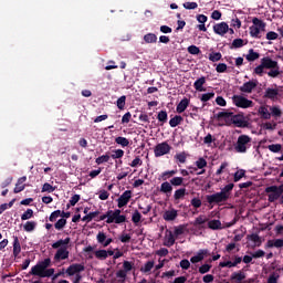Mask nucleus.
<instances>
[{
    "label": "nucleus",
    "instance_id": "nucleus-29",
    "mask_svg": "<svg viewBox=\"0 0 283 283\" xmlns=\"http://www.w3.org/2000/svg\"><path fill=\"white\" fill-rule=\"evenodd\" d=\"M248 148H249V146H247L245 143H235L234 144V151H237L238 154H244V151H247Z\"/></svg>",
    "mask_w": 283,
    "mask_h": 283
},
{
    "label": "nucleus",
    "instance_id": "nucleus-26",
    "mask_svg": "<svg viewBox=\"0 0 283 283\" xmlns=\"http://www.w3.org/2000/svg\"><path fill=\"white\" fill-rule=\"evenodd\" d=\"M208 228L212 229V231L222 229V222H220V220H210L208 221Z\"/></svg>",
    "mask_w": 283,
    "mask_h": 283
},
{
    "label": "nucleus",
    "instance_id": "nucleus-45",
    "mask_svg": "<svg viewBox=\"0 0 283 283\" xmlns=\"http://www.w3.org/2000/svg\"><path fill=\"white\" fill-rule=\"evenodd\" d=\"M213 96H216V93L211 92V93H205L201 95V103H207L209 101H211V98H213Z\"/></svg>",
    "mask_w": 283,
    "mask_h": 283
},
{
    "label": "nucleus",
    "instance_id": "nucleus-43",
    "mask_svg": "<svg viewBox=\"0 0 283 283\" xmlns=\"http://www.w3.org/2000/svg\"><path fill=\"white\" fill-rule=\"evenodd\" d=\"M185 193H187V190L185 188L176 190L174 195L175 200H180L185 198Z\"/></svg>",
    "mask_w": 283,
    "mask_h": 283
},
{
    "label": "nucleus",
    "instance_id": "nucleus-42",
    "mask_svg": "<svg viewBox=\"0 0 283 283\" xmlns=\"http://www.w3.org/2000/svg\"><path fill=\"white\" fill-rule=\"evenodd\" d=\"M167 118H168V115H167V111H160L157 115V120H159V123H167Z\"/></svg>",
    "mask_w": 283,
    "mask_h": 283
},
{
    "label": "nucleus",
    "instance_id": "nucleus-40",
    "mask_svg": "<svg viewBox=\"0 0 283 283\" xmlns=\"http://www.w3.org/2000/svg\"><path fill=\"white\" fill-rule=\"evenodd\" d=\"M172 189L174 188L171 187V184L167 181L161 184L160 191H163L164 193H171Z\"/></svg>",
    "mask_w": 283,
    "mask_h": 283
},
{
    "label": "nucleus",
    "instance_id": "nucleus-19",
    "mask_svg": "<svg viewBox=\"0 0 283 283\" xmlns=\"http://www.w3.org/2000/svg\"><path fill=\"white\" fill-rule=\"evenodd\" d=\"M187 107H189V98L185 97L180 101V103L176 107L177 114H182V112H185Z\"/></svg>",
    "mask_w": 283,
    "mask_h": 283
},
{
    "label": "nucleus",
    "instance_id": "nucleus-36",
    "mask_svg": "<svg viewBox=\"0 0 283 283\" xmlns=\"http://www.w3.org/2000/svg\"><path fill=\"white\" fill-rule=\"evenodd\" d=\"M94 255H95V258H97V260H107V251L106 250H95Z\"/></svg>",
    "mask_w": 283,
    "mask_h": 283
},
{
    "label": "nucleus",
    "instance_id": "nucleus-3",
    "mask_svg": "<svg viewBox=\"0 0 283 283\" xmlns=\"http://www.w3.org/2000/svg\"><path fill=\"white\" fill-rule=\"evenodd\" d=\"M51 264L52 260L44 259L31 268L30 274L36 275L38 277H52V275H54V269H48Z\"/></svg>",
    "mask_w": 283,
    "mask_h": 283
},
{
    "label": "nucleus",
    "instance_id": "nucleus-27",
    "mask_svg": "<svg viewBox=\"0 0 283 283\" xmlns=\"http://www.w3.org/2000/svg\"><path fill=\"white\" fill-rule=\"evenodd\" d=\"M145 43H157L158 36L155 33H147L144 35Z\"/></svg>",
    "mask_w": 283,
    "mask_h": 283
},
{
    "label": "nucleus",
    "instance_id": "nucleus-57",
    "mask_svg": "<svg viewBox=\"0 0 283 283\" xmlns=\"http://www.w3.org/2000/svg\"><path fill=\"white\" fill-rule=\"evenodd\" d=\"M188 53L193 55L200 54V48L192 44L188 46Z\"/></svg>",
    "mask_w": 283,
    "mask_h": 283
},
{
    "label": "nucleus",
    "instance_id": "nucleus-30",
    "mask_svg": "<svg viewBox=\"0 0 283 283\" xmlns=\"http://www.w3.org/2000/svg\"><path fill=\"white\" fill-rule=\"evenodd\" d=\"M184 118L180 115H176L175 117L170 118L169 125L170 127H178L182 123Z\"/></svg>",
    "mask_w": 283,
    "mask_h": 283
},
{
    "label": "nucleus",
    "instance_id": "nucleus-4",
    "mask_svg": "<svg viewBox=\"0 0 283 283\" xmlns=\"http://www.w3.org/2000/svg\"><path fill=\"white\" fill-rule=\"evenodd\" d=\"M70 244V238L61 239L52 244V249H57L54 260L56 262H61V260H67L70 258V251L69 245Z\"/></svg>",
    "mask_w": 283,
    "mask_h": 283
},
{
    "label": "nucleus",
    "instance_id": "nucleus-6",
    "mask_svg": "<svg viewBox=\"0 0 283 283\" xmlns=\"http://www.w3.org/2000/svg\"><path fill=\"white\" fill-rule=\"evenodd\" d=\"M126 220L127 217L122 214L119 209L107 211L106 224H123Z\"/></svg>",
    "mask_w": 283,
    "mask_h": 283
},
{
    "label": "nucleus",
    "instance_id": "nucleus-62",
    "mask_svg": "<svg viewBox=\"0 0 283 283\" xmlns=\"http://www.w3.org/2000/svg\"><path fill=\"white\" fill-rule=\"evenodd\" d=\"M123 156H125L123 149L113 150L112 158H123Z\"/></svg>",
    "mask_w": 283,
    "mask_h": 283
},
{
    "label": "nucleus",
    "instance_id": "nucleus-33",
    "mask_svg": "<svg viewBox=\"0 0 283 283\" xmlns=\"http://www.w3.org/2000/svg\"><path fill=\"white\" fill-rule=\"evenodd\" d=\"M245 277L247 275L243 272H234L231 275V280H234L235 282H242Z\"/></svg>",
    "mask_w": 283,
    "mask_h": 283
},
{
    "label": "nucleus",
    "instance_id": "nucleus-54",
    "mask_svg": "<svg viewBox=\"0 0 283 283\" xmlns=\"http://www.w3.org/2000/svg\"><path fill=\"white\" fill-rule=\"evenodd\" d=\"M184 8L186 10H196L198 8V2H185Z\"/></svg>",
    "mask_w": 283,
    "mask_h": 283
},
{
    "label": "nucleus",
    "instance_id": "nucleus-24",
    "mask_svg": "<svg viewBox=\"0 0 283 283\" xmlns=\"http://www.w3.org/2000/svg\"><path fill=\"white\" fill-rule=\"evenodd\" d=\"M259 114L264 120H269L271 118V112H269V106H261L259 108Z\"/></svg>",
    "mask_w": 283,
    "mask_h": 283
},
{
    "label": "nucleus",
    "instance_id": "nucleus-15",
    "mask_svg": "<svg viewBox=\"0 0 283 283\" xmlns=\"http://www.w3.org/2000/svg\"><path fill=\"white\" fill-rule=\"evenodd\" d=\"M255 87H258V82L249 81L240 86V92H243L244 94H251Z\"/></svg>",
    "mask_w": 283,
    "mask_h": 283
},
{
    "label": "nucleus",
    "instance_id": "nucleus-11",
    "mask_svg": "<svg viewBox=\"0 0 283 283\" xmlns=\"http://www.w3.org/2000/svg\"><path fill=\"white\" fill-rule=\"evenodd\" d=\"M129 200H132V190H126L117 199L118 209H123V207H127V205L129 203Z\"/></svg>",
    "mask_w": 283,
    "mask_h": 283
},
{
    "label": "nucleus",
    "instance_id": "nucleus-41",
    "mask_svg": "<svg viewBox=\"0 0 283 283\" xmlns=\"http://www.w3.org/2000/svg\"><path fill=\"white\" fill-rule=\"evenodd\" d=\"M126 101H127V96H125V95L120 96L117 99L116 105H117L118 109H125Z\"/></svg>",
    "mask_w": 283,
    "mask_h": 283
},
{
    "label": "nucleus",
    "instance_id": "nucleus-60",
    "mask_svg": "<svg viewBox=\"0 0 283 283\" xmlns=\"http://www.w3.org/2000/svg\"><path fill=\"white\" fill-rule=\"evenodd\" d=\"M196 167H198V169H205V167H207V160H205V158H199L196 161Z\"/></svg>",
    "mask_w": 283,
    "mask_h": 283
},
{
    "label": "nucleus",
    "instance_id": "nucleus-25",
    "mask_svg": "<svg viewBox=\"0 0 283 283\" xmlns=\"http://www.w3.org/2000/svg\"><path fill=\"white\" fill-rule=\"evenodd\" d=\"M247 61L253 63V61H258L260 59V53L255 52L253 49L249 50V54L245 56Z\"/></svg>",
    "mask_w": 283,
    "mask_h": 283
},
{
    "label": "nucleus",
    "instance_id": "nucleus-21",
    "mask_svg": "<svg viewBox=\"0 0 283 283\" xmlns=\"http://www.w3.org/2000/svg\"><path fill=\"white\" fill-rule=\"evenodd\" d=\"M175 242H176V238H174V234L171 233V231L167 232L164 240L165 247H174Z\"/></svg>",
    "mask_w": 283,
    "mask_h": 283
},
{
    "label": "nucleus",
    "instance_id": "nucleus-8",
    "mask_svg": "<svg viewBox=\"0 0 283 283\" xmlns=\"http://www.w3.org/2000/svg\"><path fill=\"white\" fill-rule=\"evenodd\" d=\"M265 191L266 193H269V201L275 202V200H277L280 196H282L283 193V185H281L280 187L277 186L268 187Z\"/></svg>",
    "mask_w": 283,
    "mask_h": 283
},
{
    "label": "nucleus",
    "instance_id": "nucleus-34",
    "mask_svg": "<svg viewBox=\"0 0 283 283\" xmlns=\"http://www.w3.org/2000/svg\"><path fill=\"white\" fill-rule=\"evenodd\" d=\"M279 92L275 88H268L265 91V98H270L271 101H273V98H275L277 96Z\"/></svg>",
    "mask_w": 283,
    "mask_h": 283
},
{
    "label": "nucleus",
    "instance_id": "nucleus-32",
    "mask_svg": "<svg viewBox=\"0 0 283 283\" xmlns=\"http://www.w3.org/2000/svg\"><path fill=\"white\" fill-rule=\"evenodd\" d=\"M244 176H247V170L244 169H239L234 172V182H240V180H242V178H244Z\"/></svg>",
    "mask_w": 283,
    "mask_h": 283
},
{
    "label": "nucleus",
    "instance_id": "nucleus-20",
    "mask_svg": "<svg viewBox=\"0 0 283 283\" xmlns=\"http://www.w3.org/2000/svg\"><path fill=\"white\" fill-rule=\"evenodd\" d=\"M207 254V250H200L195 256L190 259L192 264H198V262H202L205 260V255Z\"/></svg>",
    "mask_w": 283,
    "mask_h": 283
},
{
    "label": "nucleus",
    "instance_id": "nucleus-35",
    "mask_svg": "<svg viewBox=\"0 0 283 283\" xmlns=\"http://www.w3.org/2000/svg\"><path fill=\"white\" fill-rule=\"evenodd\" d=\"M222 59V53L220 52H212L209 54V61L212 63H218Z\"/></svg>",
    "mask_w": 283,
    "mask_h": 283
},
{
    "label": "nucleus",
    "instance_id": "nucleus-37",
    "mask_svg": "<svg viewBox=\"0 0 283 283\" xmlns=\"http://www.w3.org/2000/svg\"><path fill=\"white\" fill-rule=\"evenodd\" d=\"M270 112L271 116H274L275 118H280V116H282V109L277 106H270Z\"/></svg>",
    "mask_w": 283,
    "mask_h": 283
},
{
    "label": "nucleus",
    "instance_id": "nucleus-39",
    "mask_svg": "<svg viewBox=\"0 0 283 283\" xmlns=\"http://www.w3.org/2000/svg\"><path fill=\"white\" fill-rule=\"evenodd\" d=\"M176 174H178L177 170H168L161 174V179L163 180H169V178H174V176H176Z\"/></svg>",
    "mask_w": 283,
    "mask_h": 283
},
{
    "label": "nucleus",
    "instance_id": "nucleus-10",
    "mask_svg": "<svg viewBox=\"0 0 283 283\" xmlns=\"http://www.w3.org/2000/svg\"><path fill=\"white\" fill-rule=\"evenodd\" d=\"M83 271H85V265H83L81 263H74V264H71L66 269L65 273H66V275L72 277L74 275H81V273H83Z\"/></svg>",
    "mask_w": 283,
    "mask_h": 283
},
{
    "label": "nucleus",
    "instance_id": "nucleus-23",
    "mask_svg": "<svg viewBox=\"0 0 283 283\" xmlns=\"http://www.w3.org/2000/svg\"><path fill=\"white\" fill-rule=\"evenodd\" d=\"M268 247H269V249H273V247H274L275 249H282V247H283V240H282V239L269 240V241H268Z\"/></svg>",
    "mask_w": 283,
    "mask_h": 283
},
{
    "label": "nucleus",
    "instance_id": "nucleus-9",
    "mask_svg": "<svg viewBox=\"0 0 283 283\" xmlns=\"http://www.w3.org/2000/svg\"><path fill=\"white\" fill-rule=\"evenodd\" d=\"M228 199H229V193H227L224 191L207 196V200H208L209 205H213V202H217V203L224 202Z\"/></svg>",
    "mask_w": 283,
    "mask_h": 283
},
{
    "label": "nucleus",
    "instance_id": "nucleus-49",
    "mask_svg": "<svg viewBox=\"0 0 283 283\" xmlns=\"http://www.w3.org/2000/svg\"><path fill=\"white\" fill-rule=\"evenodd\" d=\"M96 165H103V163H109V155H102L96 158Z\"/></svg>",
    "mask_w": 283,
    "mask_h": 283
},
{
    "label": "nucleus",
    "instance_id": "nucleus-7",
    "mask_svg": "<svg viewBox=\"0 0 283 283\" xmlns=\"http://www.w3.org/2000/svg\"><path fill=\"white\" fill-rule=\"evenodd\" d=\"M232 103L235 107H240L241 109H249V107H253V101L242 95H233Z\"/></svg>",
    "mask_w": 283,
    "mask_h": 283
},
{
    "label": "nucleus",
    "instance_id": "nucleus-44",
    "mask_svg": "<svg viewBox=\"0 0 283 283\" xmlns=\"http://www.w3.org/2000/svg\"><path fill=\"white\" fill-rule=\"evenodd\" d=\"M184 180L185 179L182 177H174L172 179H170V185H172V187H180Z\"/></svg>",
    "mask_w": 283,
    "mask_h": 283
},
{
    "label": "nucleus",
    "instance_id": "nucleus-31",
    "mask_svg": "<svg viewBox=\"0 0 283 283\" xmlns=\"http://www.w3.org/2000/svg\"><path fill=\"white\" fill-rule=\"evenodd\" d=\"M84 253H85V258H87L88 260H94V255H95L94 247L88 245L84 248Z\"/></svg>",
    "mask_w": 283,
    "mask_h": 283
},
{
    "label": "nucleus",
    "instance_id": "nucleus-59",
    "mask_svg": "<svg viewBox=\"0 0 283 283\" xmlns=\"http://www.w3.org/2000/svg\"><path fill=\"white\" fill-rule=\"evenodd\" d=\"M57 218H61V210H55L49 217L50 222H54Z\"/></svg>",
    "mask_w": 283,
    "mask_h": 283
},
{
    "label": "nucleus",
    "instance_id": "nucleus-53",
    "mask_svg": "<svg viewBox=\"0 0 283 283\" xmlns=\"http://www.w3.org/2000/svg\"><path fill=\"white\" fill-rule=\"evenodd\" d=\"M138 120H139L140 123H149V115H147V114L144 113V112H140V113L138 114Z\"/></svg>",
    "mask_w": 283,
    "mask_h": 283
},
{
    "label": "nucleus",
    "instance_id": "nucleus-52",
    "mask_svg": "<svg viewBox=\"0 0 283 283\" xmlns=\"http://www.w3.org/2000/svg\"><path fill=\"white\" fill-rule=\"evenodd\" d=\"M151 269H154V261H148V262L145 263V265L142 268V272H143V273H149V271H151Z\"/></svg>",
    "mask_w": 283,
    "mask_h": 283
},
{
    "label": "nucleus",
    "instance_id": "nucleus-48",
    "mask_svg": "<svg viewBox=\"0 0 283 283\" xmlns=\"http://www.w3.org/2000/svg\"><path fill=\"white\" fill-rule=\"evenodd\" d=\"M14 202H15V200L13 199V200H11L9 203H2V205L0 206V216H1V213H3V211H6V210H8V209H11V207L14 206Z\"/></svg>",
    "mask_w": 283,
    "mask_h": 283
},
{
    "label": "nucleus",
    "instance_id": "nucleus-51",
    "mask_svg": "<svg viewBox=\"0 0 283 283\" xmlns=\"http://www.w3.org/2000/svg\"><path fill=\"white\" fill-rule=\"evenodd\" d=\"M52 193L54 192V187L52 185H50L49 182H45L43 186H42V193Z\"/></svg>",
    "mask_w": 283,
    "mask_h": 283
},
{
    "label": "nucleus",
    "instance_id": "nucleus-16",
    "mask_svg": "<svg viewBox=\"0 0 283 283\" xmlns=\"http://www.w3.org/2000/svg\"><path fill=\"white\" fill-rule=\"evenodd\" d=\"M163 218L164 220H166V222H171L176 220V218H178V210L176 209L167 210L164 212Z\"/></svg>",
    "mask_w": 283,
    "mask_h": 283
},
{
    "label": "nucleus",
    "instance_id": "nucleus-47",
    "mask_svg": "<svg viewBox=\"0 0 283 283\" xmlns=\"http://www.w3.org/2000/svg\"><path fill=\"white\" fill-rule=\"evenodd\" d=\"M96 216H98V212H90L88 214H86L82 218V221L83 222H92V220H94V218H96Z\"/></svg>",
    "mask_w": 283,
    "mask_h": 283
},
{
    "label": "nucleus",
    "instance_id": "nucleus-50",
    "mask_svg": "<svg viewBox=\"0 0 283 283\" xmlns=\"http://www.w3.org/2000/svg\"><path fill=\"white\" fill-rule=\"evenodd\" d=\"M34 216V210L33 209H27L25 212L21 216V220H30Z\"/></svg>",
    "mask_w": 283,
    "mask_h": 283
},
{
    "label": "nucleus",
    "instance_id": "nucleus-63",
    "mask_svg": "<svg viewBox=\"0 0 283 283\" xmlns=\"http://www.w3.org/2000/svg\"><path fill=\"white\" fill-rule=\"evenodd\" d=\"M132 120V113L127 112L123 117H122V125H127Z\"/></svg>",
    "mask_w": 283,
    "mask_h": 283
},
{
    "label": "nucleus",
    "instance_id": "nucleus-38",
    "mask_svg": "<svg viewBox=\"0 0 283 283\" xmlns=\"http://www.w3.org/2000/svg\"><path fill=\"white\" fill-rule=\"evenodd\" d=\"M268 283H280V273L273 272L268 277Z\"/></svg>",
    "mask_w": 283,
    "mask_h": 283
},
{
    "label": "nucleus",
    "instance_id": "nucleus-28",
    "mask_svg": "<svg viewBox=\"0 0 283 283\" xmlns=\"http://www.w3.org/2000/svg\"><path fill=\"white\" fill-rule=\"evenodd\" d=\"M36 229V222L35 221H27L23 224V230L28 233H31V231H34Z\"/></svg>",
    "mask_w": 283,
    "mask_h": 283
},
{
    "label": "nucleus",
    "instance_id": "nucleus-64",
    "mask_svg": "<svg viewBox=\"0 0 283 283\" xmlns=\"http://www.w3.org/2000/svg\"><path fill=\"white\" fill-rule=\"evenodd\" d=\"M99 200H107L109 198V192L107 190H101L98 192Z\"/></svg>",
    "mask_w": 283,
    "mask_h": 283
},
{
    "label": "nucleus",
    "instance_id": "nucleus-61",
    "mask_svg": "<svg viewBox=\"0 0 283 283\" xmlns=\"http://www.w3.org/2000/svg\"><path fill=\"white\" fill-rule=\"evenodd\" d=\"M143 218V216H140V212L135 211L132 216V220L135 224H138V222H140V219Z\"/></svg>",
    "mask_w": 283,
    "mask_h": 283
},
{
    "label": "nucleus",
    "instance_id": "nucleus-13",
    "mask_svg": "<svg viewBox=\"0 0 283 283\" xmlns=\"http://www.w3.org/2000/svg\"><path fill=\"white\" fill-rule=\"evenodd\" d=\"M96 240L98 244H102L104 248L109 247L111 242H114L112 238H107L105 232H98L96 235Z\"/></svg>",
    "mask_w": 283,
    "mask_h": 283
},
{
    "label": "nucleus",
    "instance_id": "nucleus-14",
    "mask_svg": "<svg viewBox=\"0 0 283 283\" xmlns=\"http://www.w3.org/2000/svg\"><path fill=\"white\" fill-rule=\"evenodd\" d=\"M169 144L167 143H163V144H158L155 148V156H165V154H169Z\"/></svg>",
    "mask_w": 283,
    "mask_h": 283
},
{
    "label": "nucleus",
    "instance_id": "nucleus-17",
    "mask_svg": "<svg viewBox=\"0 0 283 283\" xmlns=\"http://www.w3.org/2000/svg\"><path fill=\"white\" fill-rule=\"evenodd\" d=\"M207 83V77L201 76L199 77L195 83L193 87L197 92H207V88H205V84Z\"/></svg>",
    "mask_w": 283,
    "mask_h": 283
},
{
    "label": "nucleus",
    "instance_id": "nucleus-1",
    "mask_svg": "<svg viewBox=\"0 0 283 283\" xmlns=\"http://www.w3.org/2000/svg\"><path fill=\"white\" fill-rule=\"evenodd\" d=\"M264 70H270L268 72V76H270V78H277V76L282 74L277 61H274L269 56L261 59V64L254 69V74H256V76H263Z\"/></svg>",
    "mask_w": 283,
    "mask_h": 283
},
{
    "label": "nucleus",
    "instance_id": "nucleus-2",
    "mask_svg": "<svg viewBox=\"0 0 283 283\" xmlns=\"http://www.w3.org/2000/svg\"><path fill=\"white\" fill-rule=\"evenodd\" d=\"M217 118H223L227 125H234V127H249V120L242 114H233L232 112H219Z\"/></svg>",
    "mask_w": 283,
    "mask_h": 283
},
{
    "label": "nucleus",
    "instance_id": "nucleus-55",
    "mask_svg": "<svg viewBox=\"0 0 283 283\" xmlns=\"http://www.w3.org/2000/svg\"><path fill=\"white\" fill-rule=\"evenodd\" d=\"M216 72H218V74H224V72H227V64L219 63L216 67Z\"/></svg>",
    "mask_w": 283,
    "mask_h": 283
},
{
    "label": "nucleus",
    "instance_id": "nucleus-12",
    "mask_svg": "<svg viewBox=\"0 0 283 283\" xmlns=\"http://www.w3.org/2000/svg\"><path fill=\"white\" fill-rule=\"evenodd\" d=\"M213 32L219 36H224L229 32V24L227 22L217 23L213 25Z\"/></svg>",
    "mask_w": 283,
    "mask_h": 283
},
{
    "label": "nucleus",
    "instance_id": "nucleus-56",
    "mask_svg": "<svg viewBox=\"0 0 283 283\" xmlns=\"http://www.w3.org/2000/svg\"><path fill=\"white\" fill-rule=\"evenodd\" d=\"M244 46V40H242V39H234L233 41H232V48H243Z\"/></svg>",
    "mask_w": 283,
    "mask_h": 283
},
{
    "label": "nucleus",
    "instance_id": "nucleus-22",
    "mask_svg": "<svg viewBox=\"0 0 283 283\" xmlns=\"http://www.w3.org/2000/svg\"><path fill=\"white\" fill-rule=\"evenodd\" d=\"M20 253H21V243L19 242V238L14 237V239H13V255H14V258H19Z\"/></svg>",
    "mask_w": 283,
    "mask_h": 283
},
{
    "label": "nucleus",
    "instance_id": "nucleus-58",
    "mask_svg": "<svg viewBox=\"0 0 283 283\" xmlns=\"http://www.w3.org/2000/svg\"><path fill=\"white\" fill-rule=\"evenodd\" d=\"M65 224H67V220L66 219H60L55 223V229H57V231H61V229H63V227H65Z\"/></svg>",
    "mask_w": 283,
    "mask_h": 283
},
{
    "label": "nucleus",
    "instance_id": "nucleus-18",
    "mask_svg": "<svg viewBox=\"0 0 283 283\" xmlns=\"http://www.w3.org/2000/svg\"><path fill=\"white\" fill-rule=\"evenodd\" d=\"M25 180H28V177H21L20 179H18V182L13 190L14 193H21V191L25 189Z\"/></svg>",
    "mask_w": 283,
    "mask_h": 283
},
{
    "label": "nucleus",
    "instance_id": "nucleus-5",
    "mask_svg": "<svg viewBox=\"0 0 283 283\" xmlns=\"http://www.w3.org/2000/svg\"><path fill=\"white\" fill-rule=\"evenodd\" d=\"M252 23L253 25L249 28L250 36H252V39H262L260 32H266V22L260 20L259 18H253Z\"/></svg>",
    "mask_w": 283,
    "mask_h": 283
},
{
    "label": "nucleus",
    "instance_id": "nucleus-46",
    "mask_svg": "<svg viewBox=\"0 0 283 283\" xmlns=\"http://www.w3.org/2000/svg\"><path fill=\"white\" fill-rule=\"evenodd\" d=\"M208 221H209V219L206 216H199L195 220L193 224H195V227H199L200 224H205V222H208Z\"/></svg>",
    "mask_w": 283,
    "mask_h": 283
}]
</instances>
